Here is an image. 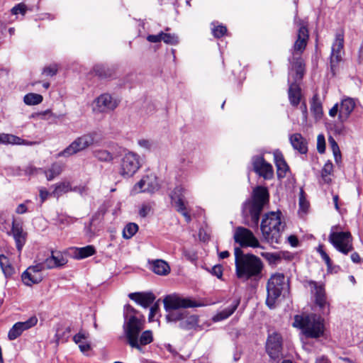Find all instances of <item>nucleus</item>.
<instances>
[{"label": "nucleus", "mask_w": 363, "mask_h": 363, "mask_svg": "<svg viewBox=\"0 0 363 363\" xmlns=\"http://www.w3.org/2000/svg\"><path fill=\"white\" fill-rule=\"evenodd\" d=\"M161 40L167 44L175 45L178 43V37L174 34L160 32V41Z\"/></svg>", "instance_id": "nucleus-43"}, {"label": "nucleus", "mask_w": 363, "mask_h": 363, "mask_svg": "<svg viewBox=\"0 0 363 363\" xmlns=\"http://www.w3.org/2000/svg\"><path fill=\"white\" fill-rule=\"evenodd\" d=\"M11 13L14 15H16V14H18V13H21L23 15L25 14L26 13V6L25 5L22 4H19L16 6H15L12 9H11Z\"/></svg>", "instance_id": "nucleus-54"}, {"label": "nucleus", "mask_w": 363, "mask_h": 363, "mask_svg": "<svg viewBox=\"0 0 363 363\" xmlns=\"http://www.w3.org/2000/svg\"><path fill=\"white\" fill-rule=\"evenodd\" d=\"M213 35L217 38L223 37L227 32V28L224 26H218L213 28Z\"/></svg>", "instance_id": "nucleus-48"}, {"label": "nucleus", "mask_w": 363, "mask_h": 363, "mask_svg": "<svg viewBox=\"0 0 363 363\" xmlns=\"http://www.w3.org/2000/svg\"><path fill=\"white\" fill-rule=\"evenodd\" d=\"M95 141V135L93 133L83 135L75 139L67 147L62 151L59 155L69 157L92 145Z\"/></svg>", "instance_id": "nucleus-10"}, {"label": "nucleus", "mask_w": 363, "mask_h": 363, "mask_svg": "<svg viewBox=\"0 0 363 363\" xmlns=\"http://www.w3.org/2000/svg\"><path fill=\"white\" fill-rule=\"evenodd\" d=\"M354 102L352 99H345L342 101L339 108V118L341 120L347 118L354 108Z\"/></svg>", "instance_id": "nucleus-27"}, {"label": "nucleus", "mask_w": 363, "mask_h": 363, "mask_svg": "<svg viewBox=\"0 0 363 363\" xmlns=\"http://www.w3.org/2000/svg\"><path fill=\"white\" fill-rule=\"evenodd\" d=\"M88 336L84 333L79 332L75 335L73 337L74 341L79 345L80 350L83 352H87L90 350V345L86 342Z\"/></svg>", "instance_id": "nucleus-33"}, {"label": "nucleus", "mask_w": 363, "mask_h": 363, "mask_svg": "<svg viewBox=\"0 0 363 363\" xmlns=\"http://www.w3.org/2000/svg\"><path fill=\"white\" fill-rule=\"evenodd\" d=\"M351 259L354 263H359L360 262L361 258L357 252H353L351 255Z\"/></svg>", "instance_id": "nucleus-64"}, {"label": "nucleus", "mask_w": 363, "mask_h": 363, "mask_svg": "<svg viewBox=\"0 0 363 363\" xmlns=\"http://www.w3.org/2000/svg\"><path fill=\"white\" fill-rule=\"evenodd\" d=\"M311 111L315 114L319 115L322 113V106L320 103L313 102L311 105Z\"/></svg>", "instance_id": "nucleus-59"}, {"label": "nucleus", "mask_w": 363, "mask_h": 363, "mask_svg": "<svg viewBox=\"0 0 363 363\" xmlns=\"http://www.w3.org/2000/svg\"><path fill=\"white\" fill-rule=\"evenodd\" d=\"M28 269L29 271H33V272H35V274H42L41 272L46 269L43 262L38 263L35 265L30 266L28 267Z\"/></svg>", "instance_id": "nucleus-52"}, {"label": "nucleus", "mask_w": 363, "mask_h": 363, "mask_svg": "<svg viewBox=\"0 0 363 363\" xmlns=\"http://www.w3.org/2000/svg\"><path fill=\"white\" fill-rule=\"evenodd\" d=\"M261 230L264 239L271 245L279 244L284 224L281 220V212L266 213L261 223Z\"/></svg>", "instance_id": "nucleus-4"}, {"label": "nucleus", "mask_w": 363, "mask_h": 363, "mask_svg": "<svg viewBox=\"0 0 363 363\" xmlns=\"http://www.w3.org/2000/svg\"><path fill=\"white\" fill-rule=\"evenodd\" d=\"M159 182L157 176L150 173L143 177L133 187V192L138 194L141 192L152 193L157 190Z\"/></svg>", "instance_id": "nucleus-17"}, {"label": "nucleus", "mask_w": 363, "mask_h": 363, "mask_svg": "<svg viewBox=\"0 0 363 363\" xmlns=\"http://www.w3.org/2000/svg\"><path fill=\"white\" fill-rule=\"evenodd\" d=\"M54 189L51 193V195L54 197L59 198L62 194H66L69 191H77L76 188H72L69 182H58L52 186Z\"/></svg>", "instance_id": "nucleus-28"}, {"label": "nucleus", "mask_w": 363, "mask_h": 363, "mask_svg": "<svg viewBox=\"0 0 363 363\" xmlns=\"http://www.w3.org/2000/svg\"><path fill=\"white\" fill-rule=\"evenodd\" d=\"M333 171V165L331 162L328 161L321 170V178L324 183L329 184L331 182V175Z\"/></svg>", "instance_id": "nucleus-38"}, {"label": "nucleus", "mask_w": 363, "mask_h": 363, "mask_svg": "<svg viewBox=\"0 0 363 363\" xmlns=\"http://www.w3.org/2000/svg\"><path fill=\"white\" fill-rule=\"evenodd\" d=\"M294 325L301 328L307 337L318 338L324 333L323 320L315 314L304 318L296 315Z\"/></svg>", "instance_id": "nucleus-5"}, {"label": "nucleus", "mask_w": 363, "mask_h": 363, "mask_svg": "<svg viewBox=\"0 0 363 363\" xmlns=\"http://www.w3.org/2000/svg\"><path fill=\"white\" fill-rule=\"evenodd\" d=\"M47 116H52V113H51L50 110H46L45 111L37 113V116L40 119H47L48 118Z\"/></svg>", "instance_id": "nucleus-63"}, {"label": "nucleus", "mask_w": 363, "mask_h": 363, "mask_svg": "<svg viewBox=\"0 0 363 363\" xmlns=\"http://www.w3.org/2000/svg\"><path fill=\"white\" fill-rule=\"evenodd\" d=\"M128 297L144 308H147L155 301L156 296L151 292H135L129 294Z\"/></svg>", "instance_id": "nucleus-22"}, {"label": "nucleus", "mask_w": 363, "mask_h": 363, "mask_svg": "<svg viewBox=\"0 0 363 363\" xmlns=\"http://www.w3.org/2000/svg\"><path fill=\"white\" fill-rule=\"evenodd\" d=\"M289 287L288 280L282 273H276L271 276L267 284V305L272 308L276 300L281 296V291Z\"/></svg>", "instance_id": "nucleus-7"}, {"label": "nucleus", "mask_w": 363, "mask_h": 363, "mask_svg": "<svg viewBox=\"0 0 363 363\" xmlns=\"http://www.w3.org/2000/svg\"><path fill=\"white\" fill-rule=\"evenodd\" d=\"M235 272L238 278L248 280L260 275L263 264L261 259L252 254H243L240 247L235 248Z\"/></svg>", "instance_id": "nucleus-2"}, {"label": "nucleus", "mask_w": 363, "mask_h": 363, "mask_svg": "<svg viewBox=\"0 0 363 363\" xmlns=\"http://www.w3.org/2000/svg\"><path fill=\"white\" fill-rule=\"evenodd\" d=\"M62 169L63 166L61 164L54 163L48 170H45L44 173L46 176L47 179L48 181H51L54 179L56 177L60 175L62 172Z\"/></svg>", "instance_id": "nucleus-34"}, {"label": "nucleus", "mask_w": 363, "mask_h": 363, "mask_svg": "<svg viewBox=\"0 0 363 363\" xmlns=\"http://www.w3.org/2000/svg\"><path fill=\"white\" fill-rule=\"evenodd\" d=\"M183 318V313L176 311H171L166 316V319L168 322L180 320Z\"/></svg>", "instance_id": "nucleus-44"}, {"label": "nucleus", "mask_w": 363, "mask_h": 363, "mask_svg": "<svg viewBox=\"0 0 363 363\" xmlns=\"http://www.w3.org/2000/svg\"><path fill=\"white\" fill-rule=\"evenodd\" d=\"M320 256H321L322 259L324 260V262H325L327 267L328 268H330L332 266V261H331L330 257L328 256V255L326 252H323Z\"/></svg>", "instance_id": "nucleus-61"}, {"label": "nucleus", "mask_w": 363, "mask_h": 363, "mask_svg": "<svg viewBox=\"0 0 363 363\" xmlns=\"http://www.w3.org/2000/svg\"><path fill=\"white\" fill-rule=\"evenodd\" d=\"M0 266L6 277H11L13 274V268L9 264V259L4 255H0Z\"/></svg>", "instance_id": "nucleus-37"}, {"label": "nucleus", "mask_w": 363, "mask_h": 363, "mask_svg": "<svg viewBox=\"0 0 363 363\" xmlns=\"http://www.w3.org/2000/svg\"><path fill=\"white\" fill-rule=\"evenodd\" d=\"M38 323V318L32 316L23 322L15 323L10 329L8 333V337L10 340H13L19 337L24 330H28L35 326Z\"/></svg>", "instance_id": "nucleus-20"}, {"label": "nucleus", "mask_w": 363, "mask_h": 363, "mask_svg": "<svg viewBox=\"0 0 363 363\" xmlns=\"http://www.w3.org/2000/svg\"><path fill=\"white\" fill-rule=\"evenodd\" d=\"M43 99V98L40 94L29 93L24 96L23 101L26 104L32 106L40 104Z\"/></svg>", "instance_id": "nucleus-39"}, {"label": "nucleus", "mask_w": 363, "mask_h": 363, "mask_svg": "<svg viewBox=\"0 0 363 363\" xmlns=\"http://www.w3.org/2000/svg\"><path fill=\"white\" fill-rule=\"evenodd\" d=\"M140 167L139 156L133 152H128L121 159L119 174L123 177H131Z\"/></svg>", "instance_id": "nucleus-11"}, {"label": "nucleus", "mask_w": 363, "mask_h": 363, "mask_svg": "<svg viewBox=\"0 0 363 363\" xmlns=\"http://www.w3.org/2000/svg\"><path fill=\"white\" fill-rule=\"evenodd\" d=\"M136 313H137V311L133 307H132L130 305L126 306L125 308V312H124V316H125V318L126 319L125 323L128 320H130L131 319V318H133V317L135 318H138L135 315Z\"/></svg>", "instance_id": "nucleus-45"}, {"label": "nucleus", "mask_w": 363, "mask_h": 363, "mask_svg": "<svg viewBox=\"0 0 363 363\" xmlns=\"http://www.w3.org/2000/svg\"><path fill=\"white\" fill-rule=\"evenodd\" d=\"M269 201V192L267 188L257 186L253 191L252 200L246 203V207L249 209L251 221L253 225L257 226L260 214L264 206Z\"/></svg>", "instance_id": "nucleus-6"}, {"label": "nucleus", "mask_w": 363, "mask_h": 363, "mask_svg": "<svg viewBox=\"0 0 363 363\" xmlns=\"http://www.w3.org/2000/svg\"><path fill=\"white\" fill-rule=\"evenodd\" d=\"M290 143L293 147L301 154L307 152V143L300 133H294L290 136Z\"/></svg>", "instance_id": "nucleus-26"}, {"label": "nucleus", "mask_w": 363, "mask_h": 363, "mask_svg": "<svg viewBox=\"0 0 363 363\" xmlns=\"http://www.w3.org/2000/svg\"><path fill=\"white\" fill-rule=\"evenodd\" d=\"M317 150L320 154H323L325 151V140L323 135L320 134L317 137Z\"/></svg>", "instance_id": "nucleus-46"}, {"label": "nucleus", "mask_w": 363, "mask_h": 363, "mask_svg": "<svg viewBox=\"0 0 363 363\" xmlns=\"http://www.w3.org/2000/svg\"><path fill=\"white\" fill-rule=\"evenodd\" d=\"M39 193L41 203H43L48 199L49 195H51V194H50L48 191L45 188H41L39 191Z\"/></svg>", "instance_id": "nucleus-58"}, {"label": "nucleus", "mask_w": 363, "mask_h": 363, "mask_svg": "<svg viewBox=\"0 0 363 363\" xmlns=\"http://www.w3.org/2000/svg\"><path fill=\"white\" fill-rule=\"evenodd\" d=\"M22 281L27 286L38 284L43 280L42 274H35L33 271H29L28 268L21 276Z\"/></svg>", "instance_id": "nucleus-29"}, {"label": "nucleus", "mask_w": 363, "mask_h": 363, "mask_svg": "<svg viewBox=\"0 0 363 363\" xmlns=\"http://www.w3.org/2000/svg\"><path fill=\"white\" fill-rule=\"evenodd\" d=\"M234 240L242 247H251L264 249V247L259 245V240L252 232L243 227H238L236 228Z\"/></svg>", "instance_id": "nucleus-13"}, {"label": "nucleus", "mask_w": 363, "mask_h": 363, "mask_svg": "<svg viewBox=\"0 0 363 363\" xmlns=\"http://www.w3.org/2000/svg\"><path fill=\"white\" fill-rule=\"evenodd\" d=\"M165 308L168 310H175L179 308H192L199 305L195 301L189 298H184L179 294H170L167 296L163 300Z\"/></svg>", "instance_id": "nucleus-14"}, {"label": "nucleus", "mask_w": 363, "mask_h": 363, "mask_svg": "<svg viewBox=\"0 0 363 363\" xmlns=\"http://www.w3.org/2000/svg\"><path fill=\"white\" fill-rule=\"evenodd\" d=\"M211 273L217 277L218 278L220 279L223 275V269L222 267L220 265L214 266L212 268Z\"/></svg>", "instance_id": "nucleus-57"}, {"label": "nucleus", "mask_w": 363, "mask_h": 363, "mask_svg": "<svg viewBox=\"0 0 363 363\" xmlns=\"http://www.w3.org/2000/svg\"><path fill=\"white\" fill-rule=\"evenodd\" d=\"M252 164L255 172L264 179H271L273 177V167L262 156H254L252 158Z\"/></svg>", "instance_id": "nucleus-18"}, {"label": "nucleus", "mask_w": 363, "mask_h": 363, "mask_svg": "<svg viewBox=\"0 0 363 363\" xmlns=\"http://www.w3.org/2000/svg\"><path fill=\"white\" fill-rule=\"evenodd\" d=\"M138 230V226L134 223H130L125 225L123 231V238L125 239L131 238Z\"/></svg>", "instance_id": "nucleus-42"}, {"label": "nucleus", "mask_w": 363, "mask_h": 363, "mask_svg": "<svg viewBox=\"0 0 363 363\" xmlns=\"http://www.w3.org/2000/svg\"><path fill=\"white\" fill-rule=\"evenodd\" d=\"M158 307H159V300L155 301L154 306L152 307H151V308L150 310L149 316H148L149 321L153 320V318L157 312Z\"/></svg>", "instance_id": "nucleus-55"}, {"label": "nucleus", "mask_w": 363, "mask_h": 363, "mask_svg": "<svg viewBox=\"0 0 363 363\" xmlns=\"http://www.w3.org/2000/svg\"><path fill=\"white\" fill-rule=\"evenodd\" d=\"M289 75L292 77L294 82L289 85L288 91L289 99L291 104L294 106H296L300 103L301 97V88L297 84V82L299 80H295L296 72H292L291 74L289 73Z\"/></svg>", "instance_id": "nucleus-23"}, {"label": "nucleus", "mask_w": 363, "mask_h": 363, "mask_svg": "<svg viewBox=\"0 0 363 363\" xmlns=\"http://www.w3.org/2000/svg\"><path fill=\"white\" fill-rule=\"evenodd\" d=\"M95 252V249L93 246L88 245L84 247L77 248L75 257L77 259H84L94 255Z\"/></svg>", "instance_id": "nucleus-40"}, {"label": "nucleus", "mask_w": 363, "mask_h": 363, "mask_svg": "<svg viewBox=\"0 0 363 363\" xmlns=\"http://www.w3.org/2000/svg\"><path fill=\"white\" fill-rule=\"evenodd\" d=\"M170 267L168 263L162 259H160V276H166L170 272Z\"/></svg>", "instance_id": "nucleus-49"}, {"label": "nucleus", "mask_w": 363, "mask_h": 363, "mask_svg": "<svg viewBox=\"0 0 363 363\" xmlns=\"http://www.w3.org/2000/svg\"><path fill=\"white\" fill-rule=\"evenodd\" d=\"M93 155L101 162H109L113 160V155L106 150H96Z\"/></svg>", "instance_id": "nucleus-35"}, {"label": "nucleus", "mask_w": 363, "mask_h": 363, "mask_svg": "<svg viewBox=\"0 0 363 363\" xmlns=\"http://www.w3.org/2000/svg\"><path fill=\"white\" fill-rule=\"evenodd\" d=\"M199 325V317L196 315H192L185 318H182L179 323V327L186 330L195 329Z\"/></svg>", "instance_id": "nucleus-31"}, {"label": "nucleus", "mask_w": 363, "mask_h": 363, "mask_svg": "<svg viewBox=\"0 0 363 363\" xmlns=\"http://www.w3.org/2000/svg\"><path fill=\"white\" fill-rule=\"evenodd\" d=\"M239 304L240 299L235 300L230 306L227 307L220 313H217L213 318V320L215 321H220L228 318L235 312Z\"/></svg>", "instance_id": "nucleus-30"}, {"label": "nucleus", "mask_w": 363, "mask_h": 363, "mask_svg": "<svg viewBox=\"0 0 363 363\" xmlns=\"http://www.w3.org/2000/svg\"><path fill=\"white\" fill-rule=\"evenodd\" d=\"M152 211V206L150 203H144L142 205L140 211L139 215L141 217H146L150 215Z\"/></svg>", "instance_id": "nucleus-47"}, {"label": "nucleus", "mask_w": 363, "mask_h": 363, "mask_svg": "<svg viewBox=\"0 0 363 363\" xmlns=\"http://www.w3.org/2000/svg\"><path fill=\"white\" fill-rule=\"evenodd\" d=\"M274 161L276 166L277 167V174L278 177H282L284 176L286 172L288 169V165L286 163L283 155L279 152H276L274 154Z\"/></svg>", "instance_id": "nucleus-32"}, {"label": "nucleus", "mask_w": 363, "mask_h": 363, "mask_svg": "<svg viewBox=\"0 0 363 363\" xmlns=\"http://www.w3.org/2000/svg\"><path fill=\"white\" fill-rule=\"evenodd\" d=\"M150 269H151L155 274H159V259H155L152 262L148 261Z\"/></svg>", "instance_id": "nucleus-56"}, {"label": "nucleus", "mask_w": 363, "mask_h": 363, "mask_svg": "<svg viewBox=\"0 0 363 363\" xmlns=\"http://www.w3.org/2000/svg\"><path fill=\"white\" fill-rule=\"evenodd\" d=\"M260 255L264 258L269 265H276L281 260V255L277 252H260Z\"/></svg>", "instance_id": "nucleus-36"}, {"label": "nucleus", "mask_w": 363, "mask_h": 363, "mask_svg": "<svg viewBox=\"0 0 363 363\" xmlns=\"http://www.w3.org/2000/svg\"><path fill=\"white\" fill-rule=\"evenodd\" d=\"M344 53V34L343 32H339L335 35V41L332 46V52L330 55V68L333 74H335V69L337 64L342 60V56Z\"/></svg>", "instance_id": "nucleus-15"}, {"label": "nucleus", "mask_w": 363, "mask_h": 363, "mask_svg": "<svg viewBox=\"0 0 363 363\" xmlns=\"http://www.w3.org/2000/svg\"><path fill=\"white\" fill-rule=\"evenodd\" d=\"M328 142L333 151L335 162L338 164L341 162V152L339 146L332 136L329 137Z\"/></svg>", "instance_id": "nucleus-41"}, {"label": "nucleus", "mask_w": 363, "mask_h": 363, "mask_svg": "<svg viewBox=\"0 0 363 363\" xmlns=\"http://www.w3.org/2000/svg\"><path fill=\"white\" fill-rule=\"evenodd\" d=\"M143 329V321L140 318H131L124 326L128 344L132 347L143 352V346L150 344L153 338L150 330Z\"/></svg>", "instance_id": "nucleus-3"}, {"label": "nucleus", "mask_w": 363, "mask_h": 363, "mask_svg": "<svg viewBox=\"0 0 363 363\" xmlns=\"http://www.w3.org/2000/svg\"><path fill=\"white\" fill-rule=\"evenodd\" d=\"M295 23L298 26L297 38L291 50L292 57L289 59L291 65L290 74L296 72L295 80H301L305 72V64L301 54L305 50L309 38L308 30L306 23L301 19L295 18Z\"/></svg>", "instance_id": "nucleus-1"}, {"label": "nucleus", "mask_w": 363, "mask_h": 363, "mask_svg": "<svg viewBox=\"0 0 363 363\" xmlns=\"http://www.w3.org/2000/svg\"><path fill=\"white\" fill-rule=\"evenodd\" d=\"M12 234L16 247L20 252L26 242V233L23 232L21 225L16 223L14 220L12 223Z\"/></svg>", "instance_id": "nucleus-24"}, {"label": "nucleus", "mask_w": 363, "mask_h": 363, "mask_svg": "<svg viewBox=\"0 0 363 363\" xmlns=\"http://www.w3.org/2000/svg\"><path fill=\"white\" fill-rule=\"evenodd\" d=\"M27 207L26 206L25 203H21L19 204L16 209V213H18V214H23V213H25L26 212H27Z\"/></svg>", "instance_id": "nucleus-62"}, {"label": "nucleus", "mask_w": 363, "mask_h": 363, "mask_svg": "<svg viewBox=\"0 0 363 363\" xmlns=\"http://www.w3.org/2000/svg\"><path fill=\"white\" fill-rule=\"evenodd\" d=\"M67 262L66 257L61 252H52L51 255L43 261L46 269L61 267Z\"/></svg>", "instance_id": "nucleus-21"}, {"label": "nucleus", "mask_w": 363, "mask_h": 363, "mask_svg": "<svg viewBox=\"0 0 363 363\" xmlns=\"http://www.w3.org/2000/svg\"><path fill=\"white\" fill-rule=\"evenodd\" d=\"M303 194H304V192H303V189H301V191H300V196H299V206H300V208L303 211H306L308 208V203L306 201Z\"/></svg>", "instance_id": "nucleus-53"}, {"label": "nucleus", "mask_w": 363, "mask_h": 363, "mask_svg": "<svg viewBox=\"0 0 363 363\" xmlns=\"http://www.w3.org/2000/svg\"><path fill=\"white\" fill-rule=\"evenodd\" d=\"M305 286L309 287L314 297L315 303L319 307L323 315L330 313V303L328 301L324 285L321 283L309 280L305 282Z\"/></svg>", "instance_id": "nucleus-9"}, {"label": "nucleus", "mask_w": 363, "mask_h": 363, "mask_svg": "<svg viewBox=\"0 0 363 363\" xmlns=\"http://www.w3.org/2000/svg\"><path fill=\"white\" fill-rule=\"evenodd\" d=\"M138 145L146 150H150L154 146V143L148 139H140L138 142Z\"/></svg>", "instance_id": "nucleus-50"}, {"label": "nucleus", "mask_w": 363, "mask_h": 363, "mask_svg": "<svg viewBox=\"0 0 363 363\" xmlns=\"http://www.w3.org/2000/svg\"><path fill=\"white\" fill-rule=\"evenodd\" d=\"M337 226H333L328 237L329 242L333 247L344 255H347L353 250L352 237L350 232H337L334 230Z\"/></svg>", "instance_id": "nucleus-8"}, {"label": "nucleus", "mask_w": 363, "mask_h": 363, "mask_svg": "<svg viewBox=\"0 0 363 363\" xmlns=\"http://www.w3.org/2000/svg\"><path fill=\"white\" fill-rule=\"evenodd\" d=\"M57 67L56 65L46 67L43 70V74L46 76L52 77L57 74Z\"/></svg>", "instance_id": "nucleus-51"}, {"label": "nucleus", "mask_w": 363, "mask_h": 363, "mask_svg": "<svg viewBox=\"0 0 363 363\" xmlns=\"http://www.w3.org/2000/svg\"><path fill=\"white\" fill-rule=\"evenodd\" d=\"M120 100L109 94H102L93 102V111L96 113H108L114 111L119 105Z\"/></svg>", "instance_id": "nucleus-12"}, {"label": "nucleus", "mask_w": 363, "mask_h": 363, "mask_svg": "<svg viewBox=\"0 0 363 363\" xmlns=\"http://www.w3.org/2000/svg\"><path fill=\"white\" fill-rule=\"evenodd\" d=\"M288 242L291 246L295 247L298 245V240L296 235H291L288 237Z\"/></svg>", "instance_id": "nucleus-60"}, {"label": "nucleus", "mask_w": 363, "mask_h": 363, "mask_svg": "<svg viewBox=\"0 0 363 363\" xmlns=\"http://www.w3.org/2000/svg\"><path fill=\"white\" fill-rule=\"evenodd\" d=\"M35 142H30L21 139V138L6 133L0 134V145L1 144H11V145H33L35 144Z\"/></svg>", "instance_id": "nucleus-25"}, {"label": "nucleus", "mask_w": 363, "mask_h": 363, "mask_svg": "<svg viewBox=\"0 0 363 363\" xmlns=\"http://www.w3.org/2000/svg\"><path fill=\"white\" fill-rule=\"evenodd\" d=\"M266 350L272 359H276L280 357L282 350V337L279 333L274 332L269 335Z\"/></svg>", "instance_id": "nucleus-16"}, {"label": "nucleus", "mask_w": 363, "mask_h": 363, "mask_svg": "<svg viewBox=\"0 0 363 363\" xmlns=\"http://www.w3.org/2000/svg\"><path fill=\"white\" fill-rule=\"evenodd\" d=\"M184 189L182 186H177L171 194V199L172 205L176 210L182 214L187 222L191 220V216L186 210L183 196Z\"/></svg>", "instance_id": "nucleus-19"}]
</instances>
